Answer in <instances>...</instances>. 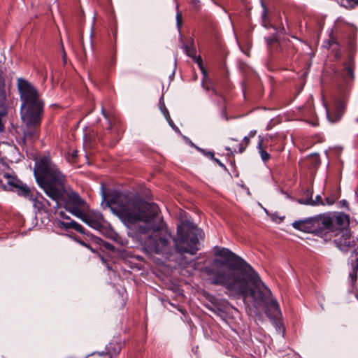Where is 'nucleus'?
<instances>
[{
  "mask_svg": "<svg viewBox=\"0 0 358 358\" xmlns=\"http://www.w3.org/2000/svg\"><path fill=\"white\" fill-rule=\"evenodd\" d=\"M262 307H268L273 310V316L276 317L280 314V306L276 300L273 299L271 296L269 298V301L267 304L264 305Z\"/></svg>",
  "mask_w": 358,
  "mask_h": 358,
  "instance_id": "4468645a",
  "label": "nucleus"
},
{
  "mask_svg": "<svg viewBox=\"0 0 358 358\" xmlns=\"http://www.w3.org/2000/svg\"><path fill=\"white\" fill-rule=\"evenodd\" d=\"M245 141H246V143H248L249 139L247 137H245Z\"/></svg>",
  "mask_w": 358,
  "mask_h": 358,
  "instance_id": "473e14b6",
  "label": "nucleus"
},
{
  "mask_svg": "<svg viewBox=\"0 0 358 358\" xmlns=\"http://www.w3.org/2000/svg\"><path fill=\"white\" fill-rule=\"evenodd\" d=\"M284 217H277L275 215H272V220L278 223L283 220Z\"/></svg>",
  "mask_w": 358,
  "mask_h": 358,
  "instance_id": "5701e85b",
  "label": "nucleus"
},
{
  "mask_svg": "<svg viewBox=\"0 0 358 358\" xmlns=\"http://www.w3.org/2000/svg\"><path fill=\"white\" fill-rule=\"evenodd\" d=\"M83 205L72 206L71 203H66V209L74 216L83 220L85 214L81 208Z\"/></svg>",
  "mask_w": 358,
  "mask_h": 358,
  "instance_id": "9b49d317",
  "label": "nucleus"
},
{
  "mask_svg": "<svg viewBox=\"0 0 358 358\" xmlns=\"http://www.w3.org/2000/svg\"><path fill=\"white\" fill-rule=\"evenodd\" d=\"M198 242V238L196 237H193L191 238L189 244L193 246L196 245Z\"/></svg>",
  "mask_w": 358,
  "mask_h": 358,
  "instance_id": "b1692460",
  "label": "nucleus"
},
{
  "mask_svg": "<svg viewBox=\"0 0 358 358\" xmlns=\"http://www.w3.org/2000/svg\"><path fill=\"white\" fill-rule=\"evenodd\" d=\"M259 152L264 162H267L270 159V155L262 148V143L259 142L258 145Z\"/></svg>",
  "mask_w": 358,
  "mask_h": 358,
  "instance_id": "dca6fc26",
  "label": "nucleus"
},
{
  "mask_svg": "<svg viewBox=\"0 0 358 358\" xmlns=\"http://www.w3.org/2000/svg\"><path fill=\"white\" fill-rule=\"evenodd\" d=\"M83 221L93 228L99 229L103 226L104 219L103 215L99 213L90 212L87 214H85Z\"/></svg>",
  "mask_w": 358,
  "mask_h": 358,
  "instance_id": "1a4fd4ad",
  "label": "nucleus"
},
{
  "mask_svg": "<svg viewBox=\"0 0 358 358\" xmlns=\"http://www.w3.org/2000/svg\"><path fill=\"white\" fill-rule=\"evenodd\" d=\"M176 245H177V248H178V250L182 252H189L191 254H194L195 251L197 250L194 248H191V249H189V250L187 248H180L178 242L176 243Z\"/></svg>",
  "mask_w": 358,
  "mask_h": 358,
  "instance_id": "aec40b11",
  "label": "nucleus"
},
{
  "mask_svg": "<svg viewBox=\"0 0 358 358\" xmlns=\"http://www.w3.org/2000/svg\"><path fill=\"white\" fill-rule=\"evenodd\" d=\"M215 253L224 259L214 260L210 268H208V274L210 275L212 284L222 285L228 291L244 293L245 278L230 264L231 262L236 259V256L226 248H217Z\"/></svg>",
  "mask_w": 358,
  "mask_h": 358,
  "instance_id": "f03ea898",
  "label": "nucleus"
},
{
  "mask_svg": "<svg viewBox=\"0 0 358 358\" xmlns=\"http://www.w3.org/2000/svg\"><path fill=\"white\" fill-rule=\"evenodd\" d=\"M10 185H14L17 188V194L21 196H24L29 199L31 200V199L33 197L32 195L30 194V190L27 187L24 186H18L14 182H9Z\"/></svg>",
  "mask_w": 358,
  "mask_h": 358,
  "instance_id": "2eb2a0df",
  "label": "nucleus"
},
{
  "mask_svg": "<svg viewBox=\"0 0 358 358\" xmlns=\"http://www.w3.org/2000/svg\"><path fill=\"white\" fill-rule=\"evenodd\" d=\"M66 203H71L72 206L76 205H84V201L76 193L72 192L69 194V200Z\"/></svg>",
  "mask_w": 358,
  "mask_h": 358,
  "instance_id": "ddd939ff",
  "label": "nucleus"
},
{
  "mask_svg": "<svg viewBox=\"0 0 358 358\" xmlns=\"http://www.w3.org/2000/svg\"><path fill=\"white\" fill-rule=\"evenodd\" d=\"M348 222L343 226H337L334 234V242L341 250H346L355 243L350 230L347 228Z\"/></svg>",
  "mask_w": 358,
  "mask_h": 358,
  "instance_id": "0eeeda50",
  "label": "nucleus"
},
{
  "mask_svg": "<svg viewBox=\"0 0 358 358\" xmlns=\"http://www.w3.org/2000/svg\"><path fill=\"white\" fill-rule=\"evenodd\" d=\"M246 269L248 271H250L248 276L251 281L252 287L248 288V282L245 279V291L244 293L238 291L229 292L231 294L243 296L245 301L248 297H250L253 306L257 308H261L268 303L271 292L250 265L246 266Z\"/></svg>",
  "mask_w": 358,
  "mask_h": 358,
  "instance_id": "39448f33",
  "label": "nucleus"
},
{
  "mask_svg": "<svg viewBox=\"0 0 358 358\" xmlns=\"http://www.w3.org/2000/svg\"><path fill=\"white\" fill-rule=\"evenodd\" d=\"M59 224L63 228H66V229L71 228L70 222L65 223V222H60Z\"/></svg>",
  "mask_w": 358,
  "mask_h": 358,
  "instance_id": "393cba45",
  "label": "nucleus"
},
{
  "mask_svg": "<svg viewBox=\"0 0 358 358\" xmlns=\"http://www.w3.org/2000/svg\"><path fill=\"white\" fill-rule=\"evenodd\" d=\"M178 234L180 236V241H181L182 243H189L188 238H184L182 236H181V235L180 234V231H178Z\"/></svg>",
  "mask_w": 358,
  "mask_h": 358,
  "instance_id": "bb28decb",
  "label": "nucleus"
},
{
  "mask_svg": "<svg viewBox=\"0 0 358 358\" xmlns=\"http://www.w3.org/2000/svg\"><path fill=\"white\" fill-rule=\"evenodd\" d=\"M313 234L331 233L333 234L337 226H343L348 223V217L340 214L335 217L329 215H320L311 219Z\"/></svg>",
  "mask_w": 358,
  "mask_h": 358,
  "instance_id": "423d86ee",
  "label": "nucleus"
},
{
  "mask_svg": "<svg viewBox=\"0 0 358 358\" xmlns=\"http://www.w3.org/2000/svg\"><path fill=\"white\" fill-rule=\"evenodd\" d=\"M59 215H60V216H61L62 218H64V219H69V216H66V215H65V213H63V212H60Z\"/></svg>",
  "mask_w": 358,
  "mask_h": 358,
  "instance_id": "cd10ccee",
  "label": "nucleus"
},
{
  "mask_svg": "<svg viewBox=\"0 0 358 358\" xmlns=\"http://www.w3.org/2000/svg\"><path fill=\"white\" fill-rule=\"evenodd\" d=\"M352 267L353 271L350 273V277L351 278L352 281L355 282L357 278V271L358 269V263L357 262H354L352 264Z\"/></svg>",
  "mask_w": 358,
  "mask_h": 358,
  "instance_id": "a211bd4d",
  "label": "nucleus"
},
{
  "mask_svg": "<svg viewBox=\"0 0 358 358\" xmlns=\"http://www.w3.org/2000/svg\"><path fill=\"white\" fill-rule=\"evenodd\" d=\"M357 121H358V119H357Z\"/></svg>",
  "mask_w": 358,
  "mask_h": 358,
  "instance_id": "f704fd0d",
  "label": "nucleus"
},
{
  "mask_svg": "<svg viewBox=\"0 0 358 358\" xmlns=\"http://www.w3.org/2000/svg\"><path fill=\"white\" fill-rule=\"evenodd\" d=\"M18 88L22 101L21 116L25 126L24 136L36 138L37 129L41 124L43 103L40 99L37 90L25 80H18Z\"/></svg>",
  "mask_w": 358,
  "mask_h": 358,
  "instance_id": "7ed1b4c3",
  "label": "nucleus"
},
{
  "mask_svg": "<svg viewBox=\"0 0 358 358\" xmlns=\"http://www.w3.org/2000/svg\"><path fill=\"white\" fill-rule=\"evenodd\" d=\"M213 155H213V152H208V153L207 154V156H208V157H213Z\"/></svg>",
  "mask_w": 358,
  "mask_h": 358,
  "instance_id": "c756f323",
  "label": "nucleus"
},
{
  "mask_svg": "<svg viewBox=\"0 0 358 358\" xmlns=\"http://www.w3.org/2000/svg\"><path fill=\"white\" fill-rule=\"evenodd\" d=\"M292 226L294 228L299 229L301 231L313 233L311 219L306 220L296 221L292 223Z\"/></svg>",
  "mask_w": 358,
  "mask_h": 358,
  "instance_id": "9d476101",
  "label": "nucleus"
},
{
  "mask_svg": "<svg viewBox=\"0 0 358 358\" xmlns=\"http://www.w3.org/2000/svg\"><path fill=\"white\" fill-rule=\"evenodd\" d=\"M255 131H254V132L252 134L251 136H255Z\"/></svg>",
  "mask_w": 358,
  "mask_h": 358,
  "instance_id": "72a5a7b5",
  "label": "nucleus"
},
{
  "mask_svg": "<svg viewBox=\"0 0 358 358\" xmlns=\"http://www.w3.org/2000/svg\"><path fill=\"white\" fill-rule=\"evenodd\" d=\"M6 113L3 111L0 112V132H2L4 129V125L3 123V118L5 117Z\"/></svg>",
  "mask_w": 358,
  "mask_h": 358,
  "instance_id": "4be33fe9",
  "label": "nucleus"
},
{
  "mask_svg": "<svg viewBox=\"0 0 358 358\" xmlns=\"http://www.w3.org/2000/svg\"><path fill=\"white\" fill-rule=\"evenodd\" d=\"M71 228L74 229L78 232L83 233V229L80 224L77 223L75 221H71L70 222Z\"/></svg>",
  "mask_w": 358,
  "mask_h": 358,
  "instance_id": "6ab92c4d",
  "label": "nucleus"
},
{
  "mask_svg": "<svg viewBox=\"0 0 358 358\" xmlns=\"http://www.w3.org/2000/svg\"><path fill=\"white\" fill-rule=\"evenodd\" d=\"M31 201L33 202L34 206L35 208L41 209L43 207V204L41 202L38 201L37 199H34V197H32L31 199Z\"/></svg>",
  "mask_w": 358,
  "mask_h": 358,
  "instance_id": "412c9836",
  "label": "nucleus"
},
{
  "mask_svg": "<svg viewBox=\"0 0 358 358\" xmlns=\"http://www.w3.org/2000/svg\"><path fill=\"white\" fill-rule=\"evenodd\" d=\"M215 161L217 162V164H218L220 166H223V164L221 163V162L217 159H215Z\"/></svg>",
  "mask_w": 358,
  "mask_h": 358,
  "instance_id": "c85d7f7f",
  "label": "nucleus"
},
{
  "mask_svg": "<svg viewBox=\"0 0 358 358\" xmlns=\"http://www.w3.org/2000/svg\"><path fill=\"white\" fill-rule=\"evenodd\" d=\"M345 104L344 101L338 100L335 101L334 108L329 110L327 109V117L331 122H335L339 120L344 112Z\"/></svg>",
  "mask_w": 358,
  "mask_h": 358,
  "instance_id": "6e6552de",
  "label": "nucleus"
},
{
  "mask_svg": "<svg viewBox=\"0 0 358 358\" xmlns=\"http://www.w3.org/2000/svg\"><path fill=\"white\" fill-rule=\"evenodd\" d=\"M176 19H177L178 27H180L181 25V15L180 13L177 14Z\"/></svg>",
  "mask_w": 358,
  "mask_h": 358,
  "instance_id": "a878e982",
  "label": "nucleus"
},
{
  "mask_svg": "<svg viewBox=\"0 0 358 358\" xmlns=\"http://www.w3.org/2000/svg\"><path fill=\"white\" fill-rule=\"evenodd\" d=\"M327 203H328L329 205H331V204H332V203H333V201H330L329 199H327Z\"/></svg>",
  "mask_w": 358,
  "mask_h": 358,
  "instance_id": "7c9ffc66",
  "label": "nucleus"
},
{
  "mask_svg": "<svg viewBox=\"0 0 358 358\" xmlns=\"http://www.w3.org/2000/svg\"><path fill=\"white\" fill-rule=\"evenodd\" d=\"M38 171L42 174L41 178H37L40 186L49 197L58 203L64 192V176L48 157L41 159Z\"/></svg>",
  "mask_w": 358,
  "mask_h": 358,
  "instance_id": "20e7f679",
  "label": "nucleus"
},
{
  "mask_svg": "<svg viewBox=\"0 0 358 358\" xmlns=\"http://www.w3.org/2000/svg\"><path fill=\"white\" fill-rule=\"evenodd\" d=\"M81 244H82L83 245H84V246H85V247H87V248H90V246H89L88 245H87L86 243L81 242Z\"/></svg>",
  "mask_w": 358,
  "mask_h": 358,
  "instance_id": "2f4dec72",
  "label": "nucleus"
},
{
  "mask_svg": "<svg viewBox=\"0 0 358 358\" xmlns=\"http://www.w3.org/2000/svg\"><path fill=\"white\" fill-rule=\"evenodd\" d=\"M346 76H349L352 80L354 79V64L350 63L345 68Z\"/></svg>",
  "mask_w": 358,
  "mask_h": 358,
  "instance_id": "f3484780",
  "label": "nucleus"
},
{
  "mask_svg": "<svg viewBox=\"0 0 358 358\" xmlns=\"http://www.w3.org/2000/svg\"><path fill=\"white\" fill-rule=\"evenodd\" d=\"M106 205L128 228L139 224V238L148 250L159 252L168 243L170 233L156 205L134 201L119 192L109 195Z\"/></svg>",
  "mask_w": 358,
  "mask_h": 358,
  "instance_id": "f257e3e1",
  "label": "nucleus"
},
{
  "mask_svg": "<svg viewBox=\"0 0 358 358\" xmlns=\"http://www.w3.org/2000/svg\"><path fill=\"white\" fill-rule=\"evenodd\" d=\"M185 52L187 55L189 57H192L195 62L198 64L199 69H201V72L203 73V76H206V71L204 69V67L202 65L201 59L200 57H196L195 55V50L194 48L185 46Z\"/></svg>",
  "mask_w": 358,
  "mask_h": 358,
  "instance_id": "f8f14e48",
  "label": "nucleus"
}]
</instances>
